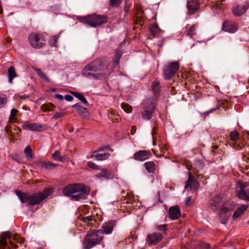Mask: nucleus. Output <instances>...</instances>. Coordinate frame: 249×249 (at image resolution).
<instances>
[{
    "mask_svg": "<svg viewBox=\"0 0 249 249\" xmlns=\"http://www.w3.org/2000/svg\"><path fill=\"white\" fill-rule=\"evenodd\" d=\"M15 157H16L17 158H19V159H20V158H19V157H18V156H15Z\"/></svg>",
    "mask_w": 249,
    "mask_h": 249,
    "instance_id": "nucleus-60",
    "label": "nucleus"
},
{
    "mask_svg": "<svg viewBox=\"0 0 249 249\" xmlns=\"http://www.w3.org/2000/svg\"><path fill=\"white\" fill-rule=\"evenodd\" d=\"M0 237V249H16L17 246L12 241V239L19 243H22L23 239L21 237L17 234H13L9 231L3 232Z\"/></svg>",
    "mask_w": 249,
    "mask_h": 249,
    "instance_id": "nucleus-5",
    "label": "nucleus"
},
{
    "mask_svg": "<svg viewBox=\"0 0 249 249\" xmlns=\"http://www.w3.org/2000/svg\"><path fill=\"white\" fill-rule=\"evenodd\" d=\"M53 158L56 161H63V158L61 156L60 152L56 150L53 154Z\"/></svg>",
    "mask_w": 249,
    "mask_h": 249,
    "instance_id": "nucleus-35",
    "label": "nucleus"
},
{
    "mask_svg": "<svg viewBox=\"0 0 249 249\" xmlns=\"http://www.w3.org/2000/svg\"><path fill=\"white\" fill-rule=\"evenodd\" d=\"M122 53L121 52H117L116 53V59L114 61V66L115 67L119 65V60L122 57Z\"/></svg>",
    "mask_w": 249,
    "mask_h": 249,
    "instance_id": "nucleus-40",
    "label": "nucleus"
},
{
    "mask_svg": "<svg viewBox=\"0 0 249 249\" xmlns=\"http://www.w3.org/2000/svg\"><path fill=\"white\" fill-rule=\"evenodd\" d=\"M196 30V26L192 25L191 27H189L188 30L184 32V34H186V36L192 37L195 34Z\"/></svg>",
    "mask_w": 249,
    "mask_h": 249,
    "instance_id": "nucleus-33",
    "label": "nucleus"
},
{
    "mask_svg": "<svg viewBox=\"0 0 249 249\" xmlns=\"http://www.w3.org/2000/svg\"><path fill=\"white\" fill-rule=\"evenodd\" d=\"M212 205H213L214 207H216L219 205V204L216 202V200H214L213 203H212Z\"/></svg>",
    "mask_w": 249,
    "mask_h": 249,
    "instance_id": "nucleus-54",
    "label": "nucleus"
},
{
    "mask_svg": "<svg viewBox=\"0 0 249 249\" xmlns=\"http://www.w3.org/2000/svg\"><path fill=\"white\" fill-rule=\"evenodd\" d=\"M144 166L149 173H154L156 169V165L153 161L146 162Z\"/></svg>",
    "mask_w": 249,
    "mask_h": 249,
    "instance_id": "nucleus-22",
    "label": "nucleus"
},
{
    "mask_svg": "<svg viewBox=\"0 0 249 249\" xmlns=\"http://www.w3.org/2000/svg\"><path fill=\"white\" fill-rule=\"evenodd\" d=\"M115 225L116 222L114 220H110L104 223L102 226L101 229L103 230V234H111Z\"/></svg>",
    "mask_w": 249,
    "mask_h": 249,
    "instance_id": "nucleus-16",
    "label": "nucleus"
},
{
    "mask_svg": "<svg viewBox=\"0 0 249 249\" xmlns=\"http://www.w3.org/2000/svg\"><path fill=\"white\" fill-rule=\"evenodd\" d=\"M104 238L102 230H93L86 234L83 246L85 249H90L96 245L100 244Z\"/></svg>",
    "mask_w": 249,
    "mask_h": 249,
    "instance_id": "nucleus-4",
    "label": "nucleus"
},
{
    "mask_svg": "<svg viewBox=\"0 0 249 249\" xmlns=\"http://www.w3.org/2000/svg\"><path fill=\"white\" fill-rule=\"evenodd\" d=\"M220 0V2H222L223 1H224L225 0Z\"/></svg>",
    "mask_w": 249,
    "mask_h": 249,
    "instance_id": "nucleus-58",
    "label": "nucleus"
},
{
    "mask_svg": "<svg viewBox=\"0 0 249 249\" xmlns=\"http://www.w3.org/2000/svg\"><path fill=\"white\" fill-rule=\"evenodd\" d=\"M15 192L21 203L27 202L28 205L31 206L39 204L51 194L50 191L47 190L35 193L32 195H29L18 190H15Z\"/></svg>",
    "mask_w": 249,
    "mask_h": 249,
    "instance_id": "nucleus-3",
    "label": "nucleus"
},
{
    "mask_svg": "<svg viewBox=\"0 0 249 249\" xmlns=\"http://www.w3.org/2000/svg\"><path fill=\"white\" fill-rule=\"evenodd\" d=\"M167 227L166 224H163L157 226V229L160 231H165L167 230Z\"/></svg>",
    "mask_w": 249,
    "mask_h": 249,
    "instance_id": "nucleus-43",
    "label": "nucleus"
},
{
    "mask_svg": "<svg viewBox=\"0 0 249 249\" xmlns=\"http://www.w3.org/2000/svg\"><path fill=\"white\" fill-rule=\"evenodd\" d=\"M198 183L196 179L191 174V173H189L188 179L185 186L186 189L190 188L191 189L194 190H196L198 188Z\"/></svg>",
    "mask_w": 249,
    "mask_h": 249,
    "instance_id": "nucleus-15",
    "label": "nucleus"
},
{
    "mask_svg": "<svg viewBox=\"0 0 249 249\" xmlns=\"http://www.w3.org/2000/svg\"><path fill=\"white\" fill-rule=\"evenodd\" d=\"M72 107L78 111V114L80 115H82L83 113L85 112L87 110V108L82 106L80 103L75 104Z\"/></svg>",
    "mask_w": 249,
    "mask_h": 249,
    "instance_id": "nucleus-30",
    "label": "nucleus"
},
{
    "mask_svg": "<svg viewBox=\"0 0 249 249\" xmlns=\"http://www.w3.org/2000/svg\"><path fill=\"white\" fill-rule=\"evenodd\" d=\"M55 97L57 99L60 100H62L64 98L63 96L62 95L58 94L55 95Z\"/></svg>",
    "mask_w": 249,
    "mask_h": 249,
    "instance_id": "nucleus-53",
    "label": "nucleus"
},
{
    "mask_svg": "<svg viewBox=\"0 0 249 249\" xmlns=\"http://www.w3.org/2000/svg\"><path fill=\"white\" fill-rule=\"evenodd\" d=\"M24 152L27 160H31L33 159L34 155L32 152V150L29 145L26 147L24 150Z\"/></svg>",
    "mask_w": 249,
    "mask_h": 249,
    "instance_id": "nucleus-28",
    "label": "nucleus"
},
{
    "mask_svg": "<svg viewBox=\"0 0 249 249\" xmlns=\"http://www.w3.org/2000/svg\"><path fill=\"white\" fill-rule=\"evenodd\" d=\"M142 105L144 110L142 113V117L144 120H149L155 110L153 101L150 99L145 100L143 101Z\"/></svg>",
    "mask_w": 249,
    "mask_h": 249,
    "instance_id": "nucleus-8",
    "label": "nucleus"
},
{
    "mask_svg": "<svg viewBox=\"0 0 249 249\" xmlns=\"http://www.w3.org/2000/svg\"><path fill=\"white\" fill-rule=\"evenodd\" d=\"M34 70L40 78H41L42 80H43L44 81L47 83L50 82V80L49 78L48 77L46 73L43 72L41 70V69L38 68H35Z\"/></svg>",
    "mask_w": 249,
    "mask_h": 249,
    "instance_id": "nucleus-23",
    "label": "nucleus"
},
{
    "mask_svg": "<svg viewBox=\"0 0 249 249\" xmlns=\"http://www.w3.org/2000/svg\"><path fill=\"white\" fill-rule=\"evenodd\" d=\"M97 151H94V153L95 154L93 157L95 158L96 160H107L108 158L110 156V154L108 153H96Z\"/></svg>",
    "mask_w": 249,
    "mask_h": 249,
    "instance_id": "nucleus-21",
    "label": "nucleus"
},
{
    "mask_svg": "<svg viewBox=\"0 0 249 249\" xmlns=\"http://www.w3.org/2000/svg\"><path fill=\"white\" fill-rule=\"evenodd\" d=\"M53 106L52 104L50 105H43L41 106V108L46 109V110H51L50 107H53Z\"/></svg>",
    "mask_w": 249,
    "mask_h": 249,
    "instance_id": "nucleus-46",
    "label": "nucleus"
},
{
    "mask_svg": "<svg viewBox=\"0 0 249 249\" xmlns=\"http://www.w3.org/2000/svg\"><path fill=\"white\" fill-rule=\"evenodd\" d=\"M17 76L15 69L11 66L8 69V80L9 83H12L13 79Z\"/></svg>",
    "mask_w": 249,
    "mask_h": 249,
    "instance_id": "nucleus-27",
    "label": "nucleus"
},
{
    "mask_svg": "<svg viewBox=\"0 0 249 249\" xmlns=\"http://www.w3.org/2000/svg\"><path fill=\"white\" fill-rule=\"evenodd\" d=\"M248 206L246 205H242L239 207L236 211L234 212L232 215L233 220H235L240 217V216L247 210Z\"/></svg>",
    "mask_w": 249,
    "mask_h": 249,
    "instance_id": "nucleus-20",
    "label": "nucleus"
},
{
    "mask_svg": "<svg viewBox=\"0 0 249 249\" xmlns=\"http://www.w3.org/2000/svg\"><path fill=\"white\" fill-rule=\"evenodd\" d=\"M238 197L244 200L249 201V185L243 183L240 185V188L237 190Z\"/></svg>",
    "mask_w": 249,
    "mask_h": 249,
    "instance_id": "nucleus-10",
    "label": "nucleus"
},
{
    "mask_svg": "<svg viewBox=\"0 0 249 249\" xmlns=\"http://www.w3.org/2000/svg\"><path fill=\"white\" fill-rule=\"evenodd\" d=\"M90 192V189L83 184H70L63 189L65 196L71 197V200L75 201L86 199Z\"/></svg>",
    "mask_w": 249,
    "mask_h": 249,
    "instance_id": "nucleus-2",
    "label": "nucleus"
},
{
    "mask_svg": "<svg viewBox=\"0 0 249 249\" xmlns=\"http://www.w3.org/2000/svg\"><path fill=\"white\" fill-rule=\"evenodd\" d=\"M100 176L107 179H112L114 177L113 174L110 171L105 169H103L101 171Z\"/></svg>",
    "mask_w": 249,
    "mask_h": 249,
    "instance_id": "nucleus-26",
    "label": "nucleus"
},
{
    "mask_svg": "<svg viewBox=\"0 0 249 249\" xmlns=\"http://www.w3.org/2000/svg\"><path fill=\"white\" fill-rule=\"evenodd\" d=\"M65 99L66 101L71 102L73 100V97L70 95H66L65 96Z\"/></svg>",
    "mask_w": 249,
    "mask_h": 249,
    "instance_id": "nucleus-49",
    "label": "nucleus"
},
{
    "mask_svg": "<svg viewBox=\"0 0 249 249\" xmlns=\"http://www.w3.org/2000/svg\"><path fill=\"white\" fill-rule=\"evenodd\" d=\"M179 67V64L178 62H172L166 66L164 70L165 79H171L178 70Z\"/></svg>",
    "mask_w": 249,
    "mask_h": 249,
    "instance_id": "nucleus-9",
    "label": "nucleus"
},
{
    "mask_svg": "<svg viewBox=\"0 0 249 249\" xmlns=\"http://www.w3.org/2000/svg\"><path fill=\"white\" fill-rule=\"evenodd\" d=\"M162 238V235L160 233H154L147 236V243L149 246L157 244Z\"/></svg>",
    "mask_w": 249,
    "mask_h": 249,
    "instance_id": "nucleus-14",
    "label": "nucleus"
},
{
    "mask_svg": "<svg viewBox=\"0 0 249 249\" xmlns=\"http://www.w3.org/2000/svg\"><path fill=\"white\" fill-rule=\"evenodd\" d=\"M18 158H14V160H18Z\"/></svg>",
    "mask_w": 249,
    "mask_h": 249,
    "instance_id": "nucleus-59",
    "label": "nucleus"
},
{
    "mask_svg": "<svg viewBox=\"0 0 249 249\" xmlns=\"http://www.w3.org/2000/svg\"><path fill=\"white\" fill-rule=\"evenodd\" d=\"M222 30L230 33H234L237 31V26L233 21L226 20L223 23Z\"/></svg>",
    "mask_w": 249,
    "mask_h": 249,
    "instance_id": "nucleus-12",
    "label": "nucleus"
},
{
    "mask_svg": "<svg viewBox=\"0 0 249 249\" xmlns=\"http://www.w3.org/2000/svg\"><path fill=\"white\" fill-rule=\"evenodd\" d=\"M21 98L22 99H26L28 97V96L26 95H23L20 96Z\"/></svg>",
    "mask_w": 249,
    "mask_h": 249,
    "instance_id": "nucleus-56",
    "label": "nucleus"
},
{
    "mask_svg": "<svg viewBox=\"0 0 249 249\" xmlns=\"http://www.w3.org/2000/svg\"><path fill=\"white\" fill-rule=\"evenodd\" d=\"M56 89L55 88H52V89H51V90H52V91L54 92V91H56Z\"/></svg>",
    "mask_w": 249,
    "mask_h": 249,
    "instance_id": "nucleus-57",
    "label": "nucleus"
},
{
    "mask_svg": "<svg viewBox=\"0 0 249 249\" xmlns=\"http://www.w3.org/2000/svg\"><path fill=\"white\" fill-rule=\"evenodd\" d=\"M121 107L124 111L127 113H130L132 111V107L126 103H122Z\"/></svg>",
    "mask_w": 249,
    "mask_h": 249,
    "instance_id": "nucleus-37",
    "label": "nucleus"
},
{
    "mask_svg": "<svg viewBox=\"0 0 249 249\" xmlns=\"http://www.w3.org/2000/svg\"><path fill=\"white\" fill-rule=\"evenodd\" d=\"M28 40L30 45L36 49L42 48L45 45L46 41L42 35L35 33L30 34Z\"/></svg>",
    "mask_w": 249,
    "mask_h": 249,
    "instance_id": "nucleus-7",
    "label": "nucleus"
},
{
    "mask_svg": "<svg viewBox=\"0 0 249 249\" xmlns=\"http://www.w3.org/2000/svg\"><path fill=\"white\" fill-rule=\"evenodd\" d=\"M64 115V114L62 112H57L53 115V118L55 120H56L62 117Z\"/></svg>",
    "mask_w": 249,
    "mask_h": 249,
    "instance_id": "nucleus-44",
    "label": "nucleus"
},
{
    "mask_svg": "<svg viewBox=\"0 0 249 249\" xmlns=\"http://www.w3.org/2000/svg\"><path fill=\"white\" fill-rule=\"evenodd\" d=\"M21 127L23 129L29 130L32 131H40L43 129L44 126L36 123H29L26 122L24 123Z\"/></svg>",
    "mask_w": 249,
    "mask_h": 249,
    "instance_id": "nucleus-11",
    "label": "nucleus"
},
{
    "mask_svg": "<svg viewBox=\"0 0 249 249\" xmlns=\"http://www.w3.org/2000/svg\"><path fill=\"white\" fill-rule=\"evenodd\" d=\"M7 102V99L5 95L0 96V107H2Z\"/></svg>",
    "mask_w": 249,
    "mask_h": 249,
    "instance_id": "nucleus-41",
    "label": "nucleus"
},
{
    "mask_svg": "<svg viewBox=\"0 0 249 249\" xmlns=\"http://www.w3.org/2000/svg\"><path fill=\"white\" fill-rule=\"evenodd\" d=\"M109 148V146H102L99 148L98 150H97V152L98 151H101L105 150V149H108Z\"/></svg>",
    "mask_w": 249,
    "mask_h": 249,
    "instance_id": "nucleus-51",
    "label": "nucleus"
},
{
    "mask_svg": "<svg viewBox=\"0 0 249 249\" xmlns=\"http://www.w3.org/2000/svg\"><path fill=\"white\" fill-rule=\"evenodd\" d=\"M152 89L153 92L155 93H158L159 92L160 89V84L158 81H154L152 83Z\"/></svg>",
    "mask_w": 249,
    "mask_h": 249,
    "instance_id": "nucleus-34",
    "label": "nucleus"
},
{
    "mask_svg": "<svg viewBox=\"0 0 249 249\" xmlns=\"http://www.w3.org/2000/svg\"><path fill=\"white\" fill-rule=\"evenodd\" d=\"M216 109V108H214L210 109L209 111H205V112H203V116H208V115L210 113L213 112V111L214 110H215Z\"/></svg>",
    "mask_w": 249,
    "mask_h": 249,
    "instance_id": "nucleus-48",
    "label": "nucleus"
},
{
    "mask_svg": "<svg viewBox=\"0 0 249 249\" xmlns=\"http://www.w3.org/2000/svg\"><path fill=\"white\" fill-rule=\"evenodd\" d=\"M190 198L188 197L185 201V204L187 205H189V201H190Z\"/></svg>",
    "mask_w": 249,
    "mask_h": 249,
    "instance_id": "nucleus-55",
    "label": "nucleus"
},
{
    "mask_svg": "<svg viewBox=\"0 0 249 249\" xmlns=\"http://www.w3.org/2000/svg\"><path fill=\"white\" fill-rule=\"evenodd\" d=\"M150 32L154 36H156L160 34V29L157 25L154 24L151 26Z\"/></svg>",
    "mask_w": 249,
    "mask_h": 249,
    "instance_id": "nucleus-31",
    "label": "nucleus"
},
{
    "mask_svg": "<svg viewBox=\"0 0 249 249\" xmlns=\"http://www.w3.org/2000/svg\"><path fill=\"white\" fill-rule=\"evenodd\" d=\"M71 93L76 98L79 99L84 105L88 106V102L85 97L80 93L75 91H71Z\"/></svg>",
    "mask_w": 249,
    "mask_h": 249,
    "instance_id": "nucleus-25",
    "label": "nucleus"
},
{
    "mask_svg": "<svg viewBox=\"0 0 249 249\" xmlns=\"http://www.w3.org/2000/svg\"><path fill=\"white\" fill-rule=\"evenodd\" d=\"M203 249H210V246L209 244L203 243Z\"/></svg>",
    "mask_w": 249,
    "mask_h": 249,
    "instance_id": "nucleus-52",
    "label": "nucleus"
},
{
    "mask_svg": "<svg viewBox=\"0 0 249 249\" xmlns=\"http://www.w3.org/2000/svg\"><path fill=\"white\" fill-rule=\"evenodd\" d=\"M169 217L172 220L177 219L180 216V211L178 206L171 207L169 210Z\"/></svg>",
    "mask_w": 249,
    "mask_h": 249,
    "instance_id": "nucleus-18",
    "label": "nucleus"
},
{
    "mask_svg": "<svg viewBox=\"0 0 249 249\" xmlns=\"http://www.w3.org/2000/svg\"><path fill=\"white\" fill-rule=\"evenodd\" d=\"M122 2V0H110L109 5L111 7H118Z\"/></svg>",
    "mask_w": 249,
    "mask_h": 249,
    "instance_id": "nucleus-38",
    "label": "nucleus"
},
{
    "mask_svg": "<svg viewBox=\"0 0 249 249\" xmlns=\"http://www.w3.org/2000/svg\"><path fill=\"white\" fill-rule=\"evenodd\" d=\"M81 19L82 22L88 24L93 27L105 24L107 22V17L104 15H92L86 17H82Z\"/></svg>",
    "mask_w": 249,
    "mask_h": 249,
    "instance_id": "nucleus-6",
    "label": "nucleus"
},
{
    "mask_svg": "<svg viewBox=\"0 0 249 249\" xmlns=\"http://www.w3.org/2000/svg\"><path fill=\"white\" fill-rule=\"evenodd\" d=\"M17 110H16V109H12L11 110L10 117L12 118L15 117L17 113Z\"/></svg>",
    "mask_w": 249,
    "mask_h": 249,
    "instance_id": "nucleus-47",
    "label": "nucleus"
},
{
    "mask_svg": "<svg viewBox=\"0 0 249 249\" xmlns=\"http://www.w3.org/2000/svg\"><path fill=\"white\" fill-rule=\"evenodd\" d=\"M41 166L42 167L48 169H53L56 167L58 166V164L56 163H53L49 161H43L41 163Z\"/></svg>",
    "mask_w": 249,
    "mask_h": 249,
    "instance_id": "nucleus-29",
    "label": "nucleus"
},
{
    "mask_svg": "<svg viewBox=\"0 0 249 249\" xmlns=\"http://www.w3.org/2000/svg\"><path fill=\"white\" fill-rule=\"evenodd\" d=\"M109 73L104 61L101 59L91 62L87 65L82 71V75L85 76L97 79L105 77Z\"/></svg>",
    "mask_w": 249,
    "mask_h": 249,
    "instance_id": "nucleus-1",
    "label": "nucleus"
},
{
    "mask_svg": "<svg viewBox=\"0 0 249 249\" xmlns=\"http://www.w3.org/2000/svg\"><path fill=\"white\" fill-rule=\"evenodd\" d=\"M230 209L227 207L223 206L221 208L220 211V216L221 217H224L225 220L226 221L228 218L229 217V214H227Z\"/></svg>",
    "mask_w": 249,
    "mask_h": 249,
    "instance_id": "nucleus-32",
    "label": "nucleus"
},
{
    "mask_svg": "<svg viewBox=\"0 0 249 249\" xmlns=\"http://www.w3.org/2000/svg\"><path fill=\"white\" fill-rule=\"evenodd\" d=\"M199 7V4L196 0H190L187 2V8L189 12L193 14L197 10Z\"/></svg>",
    "mask_w": 249,
    "mask_h": 249,
    "instance_id": "nucleus-19",
    "label": "nucleus"
},
{
    "mask_svg": "<svg viewBox=\"0 0 249 249\" xmlns=\"http://www.w3.org/2000/svg\"><path fill=\"white\" fill-rule=\"evenodd\" d=\"M136 131V126H132L131 128L130 132L131 135H134Z\"/></svg>",
    "mask_w": 249,
    "mask_h": 249,
    "instance_id": "nucleus-50",
    "label": "nucleus"
},
{
    "mask_svg": "<svg viewBox=\"0 0 249 249\" xmlns=\"http://www.w3.org/2000/svg\"><path fill=\"white\" fill-rule=\"evenodd\" d=\"M151 156V154L147 150H139L136 152L133 156L134 159L138 161H144L148 159Z\"/></svg>",
    "mask_w": 249,
    "mask_h": 249,
    "instance_id": "nucleus-13",
    "label": "nucleus"
},
{
    "mask_svg": "<svg viewBox=\"0 0 249 249\" xmlns=\"http://www.w3.org/2000/svg\"><path fill=\"white\" fill-rule=\"evenodd\" d=\"M82 221L87 224L88 226L91 227L93 223L96 222L94 216H88L82 218Z\"/></svg>",
    "mask_w": 249,
    "mask_h": 249,
    "instance_id": "nucleus-24",
    "label": "nucleus"
},
{
    "mask_svg": "<svg viewBox=\"0 0 249 249\" xmlns=\"http://www.w3.org/2000/svg\"><path fill=\"white\" fill-rule=\"evenodd\" d=\"M230 136L231 140L234 141L238 139L239 134L236 131H233L231 132Z\"/></svg>",
    "mask_w": 249,
    "mask_h": 249,
    "instance_id": "nucleus-39",
    "label": "nucleus"
},
{
    "mask_svg": "<svg viewBox=\"0 0 249 249\" xmlns=\"http://www.w3.org/2000/svg\"><path fill=\"white\" fill-rule=\"evenodd\" d=\"M88 165L89 167L93 169H98V166L92 161L88 162Z\"/></svg>",
    "mask_w": 249,
    "mask_h": 249,
    "instance_id": "nucleus-42",
    "label": "nucleus"
},
{
    "mask_svg": "<svg viewBox=\"0 0 249 249\" xmlns=\"http://www.w3.org/2000/svg\"><path fill=\"white\" fill-rule=\"evenodd\" d=\"M249 7V3L246 2V4L244 5H238L236 7L233 8L232 12L235 16L239 17L245 13Z\"/></svg>",
    "mask_w": 249,
    "mask_h": 249,
    "instance_id": "nucleus-17",
    "label": "nucleus"
},
{
    "mask_svg": "<svg viewBox=\"0 0 249 249\" xmlns=\"http://www.w3.org/2000/svg\"><path fill=\"white\" fill-rule=\"evenodd\" d=\"M59 37V36H55L51 37L49 40V44L51 46L53 47H57L56 42L57 39Z\"/></svg>",
    "mask_w": 249,
    "mask_h": 249,
    "instance_id": "nucleus-36",
    "label": "nucleus"
},
{
    "mask_svg": "<svg viewBox=\"0 0 249 249\" xmlns=\"http://www.w3.org/2000/svg\"><path fill=\"white\" fill-rule=\"evenodd\" d=\"M156 131H157V128L156 127H153V130H152V134L153 136V144L154 145L156 144L155 137L154 135L156 134Z\"/></svg>",
    "mask_w": 249,
    "mask_h": 249,
    "instance_id": "nucleus-45",
    "label": "nucleus"
}]
</instances>
